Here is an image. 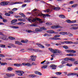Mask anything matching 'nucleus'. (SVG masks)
Instances as JSON below:
<instances>
[{
	"label": "nucleus",
	"mask_w": 78,
	"mask_h": 78,
	"mask_svg": "<svg viewBox=\"0 0 78 78\" xmlns=\"http://www.w3.org/2000/svg\"><path fill=\"white\" fill-rule=\"evenodd\" d=\"M66 22H67V23H72V21L69 20H66Z\"/></svg>",
	"instance_id": "obj_34"
},
{
	"label": "nucleus",
	"mask_w": 78,
	"mask_h": 78,
	"mask_svg": "<svg viewBox=\"0 0 78 78\" xmlns=\"http://www.w3.org/2000/svg\"><path fill=\"white\" fill-rule=\"evenodd\" d=\"M78 73H70L67 74L68 76H70V75H77Z\"/></svg>",
	"instance_id": "obj_13"
},
{
	"label": "nucleus",
	"mask_w": 78,
	"mask_h": 78,
	"mask_svg": "<svg viewBox=\"0 0 78 78\" xmlns=\"http://www.w3.org/2000/svg\"><path fill=\"white\" fill-rule=\"evenodd\" d=\"M0 64H1V66H4L5 65H7V63L6 62L1 63V62L0 61Z\"/></svg>",
	"instance_id": "obj_26"
},
{
	"label": "nucleus",
	"mask_w": 78,
	"mask_h": 78,
	"mask_svg": "<svg viewBox=\"0 0 78 78\" xmlns=\"http://www.w3.org/2000/svg\"><path fill=\"white\" fill-rule=\"evenodd\" d=\"M42 31V30H41L39 28H36V29H35V31L40 32V31Z\"/></svg>",
	"instance_id": "obj_27"
},
{
	"label": "nucleus",
	"mask_w": 78,
	"mask_h": 78,
	"mask_svg": "<svg viewBox=\"0 0 78 78\" xmlns=\"http://www.w3.org/2000/svg\"><path fill=\"white\" fill-rule=\"evenodd\" d=\"M66 44H73V42L71 41H65L64 42Z\"/></svg>",
	"instance_id": "obj_17"
},
{
	"label": "nucleus",
	"mask_w": 78,
	"mask_h": 78,
	"mask_svg": "<svg viewBox=\"0 0 78 78\" xmlns=\"http://www.w3.org/2000/svg\"><path fill=\"white\" fill-rule=\"evenodd\" d=\"M37 20V18L36 19L34 18L32 20V22H36Z\"/></svg>",
	"instance_id": "obj_54"
},
{
	"label": "nucleus",
	"mask_w": 78,
	"mask_h": 78,
	"mask_svg": "<svg viewBox=\"0 0 78 78\" xmlns=\"http://www.w3.org/2000/svg\"><path fill=\"white\" fill-rule=\"evenodd\" d=\"M59 17L60 18H66V16H64V15H59Z\"/></svg>",
	"instance_id": "obj_23"
},
{
	"label": "nucleus",
	"mask_w": 78,
	"mask_h": 78,
	"mask_svg": "<svg viewBox=\"0 0 78 78\" xmlns=\"http://www.w3.org/2000/svg\"><path fill=\"white\" fill-rule=\"evenodd\" d=\"M46 25H51V23H49L48 22H47V23H45Z\"/></svg>",
	"instance_id": "obj_45"
},
{
	"label": "nucleus",
	"mask_w": 78,
	"mask_h": 78,
	"mask_svg": "<svg viewBox=\"0 0 78 78\" xmlns=\"http://www.w3.org/2000/svg\"><path fill=\"white\" fill-rule=\"evenodd\" d=\"M73 44H78V41H76V42H74L73 43Z\"/></svg>",
	"instance_id": "obj_62"
},
{
	"label": "nucleus",
	"mask_w": 78,
	"mask_h": 78,
	"mask_svg": "<svg viewBox=\"0 0 78 78\" xmlns=\"http://www.w3.org/2000/svg\"><path fill=\"white\" fill-rule=\"evenodd\" d=\"M64 66V65H63V64H62V65H60L59 66V68H62V67H63Z\"/></svg>",
	"instance_id": "obj_47"
},
{
	"label": "nucleus",
	"mask_w": 78,
	"mask_h": 78,
	"mask_svg": "<svg viewBox=\"0 0 78 78\" xmlns=\"http://www.w3.org/2000/svg\"><path fill=\"white\" fill-rule=\"evenodd\" d=\"M30 77H32V78H34V77H36V76L35 75H29Z\"/></svg>",
	"instance_id": "obj_32"
},
{
	"label": "nucleus",
	"mask_w": 78,
	"mask_h": 78,
	"mask_svg": "<svg viewBox=\"0 0 78 78\" xmlns=\"http://www.w3.org/2000/svg\"><path fill=\"white\" fill-rule=\"evenodd\" d=\"M9 12L10 14H12L14 13V12H12V11H9Z\"/></svg>",
	"instance_id": "obj_61"
},
{
	"label": "nucleus",
	"mask_w": 78,
	"mask_h": 78,
	"mask_svg": "<svg viewBox=\"0 0 78 78\" xmlns=\"http://www.w3.org/2000/svg\"><path fill=\"white\" fill-rule=\"evenodd\" d=\"M9 45L12 46V47H15V45H14L11 43L9 44Z\"/></svg>",
	"instance_id": "obj_43"
},
{
	"label": "nucleus",
	"mask_w": 78,
	"mask_h": 78,
	"mask_svg": "<svg viewBox=\"0 0 78 78\" xmlns=\"http://www.w3.org/2000/svg\"><path fill=\"white\" fill-rule=\"evenodd\" d=\"M3 21L4 22H7V20L6 19H3Z\"/></svg>",
	"instance_id": "obj_53"
},
{
	"label": "nucleus",
	"mask_w": 78,
	"mask_h": 78,
	"mask_svg": "<svg viewBox=\"0 0 78 78\" xmlns=\"http://www.w3.org/2000/svg\"><path fill=\"white\" fill-rule=\"evenodd\" d=\"M15 43L16 44H18V45H22V43H21V42L19 41H15Z\"/></svg>",
	"instance_id": "obj_20"
},
{
	"label": "nucleus",
	"mask_w": 78,
	"mask_h": 78,
	"mask_svg": "<svg viewBox=\"0 0 78 78\" xmlns=\"http://www.w3.org/2000/svg\"><path fill=\"white\" fill-rule=\"evenodd\" d=\"M74 64H78V61H76V62H74Z\"/></svg>",
	"instance_id": "obj_64"
},
{
	"label": "nucleus",
	"mask_w": 78,
	"mask_h": 78,
	"mask_svg": "<svg viewBox=\"0 0 78 78\" xmlns=\"http://www.w3.org/2000/svg\"><path fill=\"white\" fill-rule=\"evenodd\" d=\"M39 14H38V16H44L43 15H42V14H43V13H39Z\"/></svg>",
	"instance_id": "obj_44"
},
{
	"label": "nucleus",
	"mask_w": 78,
	"mask_h": 78,
	"mask_svg": "<svg viewBox=\"0 0 78 78\" xmlns=\"http://www.w3.org/2000/svg\"><path fill=\"white\" fill-rule=\"evenodd\" d=\"M28 40H26V41H25L23 40H22L21 41V42H22V43H25L26 44H27V42H28Z\"/></svg>",
	"instance_id": "obj_22"
},
{
	"label": "nucleus",
	"mask_w": 78,
	"mask_h": 78,
	"mask_svg": "<svg viewBox=\"0 0 78 78\" xmlns=\"http://www.w3.org/2000/svg\"><path fill=\"white\" fill-rule=\"evenodd\" d=\"M21 16H22V17H26V16L24 15V14H23V13H22V14H21Z\"/></svg>",
	"instance_id": "obj_49"
},
{
	"label": "nucleus",
	"mask_w": 78,
	"mask_h": 78,
	"mask_svg": "<svg viewBox=\"0 0 78 78\" xmlns=\"http://www.w3.org/2000/svg\"><path fill=\"white\" fill-rule=\"evenodd\" d=\"M36 26H37V25L34 24H33L30 25V27H36Z\"/></svg>",
	"instance_id": "obj_46"
},
{
	"label": "nucleus",
	"mask_w": 78,
	"mask_h": 78,
	"mask_svg": "<svg viewBox=\"0 0 78 78\" xmlns=\"http://www.w3.org/2000/svg\"><path fill=\"white\" fill-rule=\"evenodd\" d=\"M67 66H69V67H70L72 66V64H70L69 63H67L66 64Z\"/></svg>",
	"instance_id": "obj_52"
},
{
	"label": "nucleus",
	"mask_w": 78,
	"mask_h": 78,
	"mask_svg": "<svg viewBox=\"0 0 78 78\" xmlns=\"http://www.w3.org/2000/svg\"><path fill=\"white\" fill-rule=\"evenodd\" d=\"M51 28H62V27L60 26H51Z\"/></svg>",
	"instance_id": "obj_9"
},
{
	"label": "nucleus",
	"mask_w": 78,
	"mask_h": 78,
	"mask_svg": "<svg viewBox=\"0 0 78 78\" xmlns=\"http://www.w3.org/2000/svg\"><path fill=\"white\" fill-rule=\"evenodd\" d=\"M7 70L9 71H11V70H13V68L11 67H9L8 68Z\"/></svg>",
	"instance_id": "obj_31"
},
{
	"label": "nucleus",
	"mask_w": 78,
	"mask_h": 78,
	"mask_svg": "<svg viewBox=\"0 0 78 78\" xmlns=\"http://www.w3.org/2000/svg\"><path fill=\"white\" fill-rule=\"evenodd\" d=\"M0 39H2V40H4V41H6L8 39V38L2 36L0 37Z\"/></svg>",
	"instance_id": "obj_11"
},
{
	"label": "nucleus",
	"mask_w": 78,
	"mask_h": 78,
	"mask_svg": "<svg viewBox=\"0 0 78 78\" xmlns=\"http://www.w3.org/2000/svg\"><path fill=\"white\" fill-rule=\"evenodd\" d=\"M9 3V2H2L0 3V5L1 6H5L6 5H8Z\"/></svg>",
	"instance_id": "obj_3"
},
{
	"label": "nucleus",
	"mask_w": 78,
	"mask_h": 78,
	"mask_svg": "<svg viewBox=\"0 0 78 78\" xmlns=\"http://www.w3.org/2000/svg\"><path fill=\"white\" fill-rule=\"evenodd\" d=\"M0 35L3 36H6L5 35H4V34L3 33L0 32Z\"/></svg>",
	"instance_id": "obj_56"
},
{
	"label": "nucleus",
	"mask_w": 78,
	"mask_h": 78,
	"mask_svg": "<svg viewBox=\"0 0 78 78\" xmlns=\"http://www.w3.org/2000/svg\"><path fill=\"white\" fill-rule=\"evenodd\" d=\"M48 66L47 65L43 66L41 67V69H45Z\"/></svg>",
	"instance_id": "obj_33"
},
{
	"label": "nucleus",
	"mask_w": 78,
	"mask_h": 78,
	"mask_svg": "<svg viewBox=\"0 0 78 78\" xmlns=\"http://www.w3.org/2000/svg\"><path fill=\"white\" fill-rule=\"evenodd\" d=\"M56 67H57V66L55 64H52L50 66V67L52 68V69H56Z\"/></svg>",
	"instance_id": "obj_7"
},
{
	"label": "nucleus",
	"mask_w": 78,
	"mask_h": 78,
	"mask_svg": "<svg viewBox=\"0 0 78 78\" xmlns=\"http://www.w3.org/2000/svg\"><path fill=\"white\" fill-rule=\"evenodd\" d=\"M36 45H38V47H39L42 48H45V47L44 46L41 44V43H37L36 44Z\"/></svg>",
	"instance_id": "obj_8"
},
{
	"label": "nucleus",
	"mask_w": 78,
	"mask_h": 78,
	"mask_svg": "<svg viewBox=\"0 0 78 78\" xmlns=\"http://www.w3.org/2000/svg\"><path fill=\"white\" fill-rule=\"evenodd\" d=\"M40 29L43 30H47V29L45 28L44 27H42L40 28Z\"/></svg>",
	"instance_id": "obj_38"
},
{
	"label": "nucleus",
	"mask_w": 78,
	"mask_h": 78,
	"mask_svg": "<svg viewBox=\"0 0 78 78\" xmlns=\"http://www.w3.org/2000/svg\"><path fill=\"white\" fill-rule=\"evenodd\" d=\"M42 16H43V17L44 18V16L45 17H50V15L48 14H42Z\"/></svg>",
	"instance_id": "obj_16"
},
{
	"label": "nucleus",
	"mask_w": 78,
	"mask_h": 78,
	"mask_svg": "<svg viewBox=\"0 0 78 78\" xmlns=\"http://www.w3.org/2000/svg\"><path fill=\"white\" fill-rule=\"evenodd\" d=\"M8 38L9 39H10L11 40H14L15 39V38L11 37H9Z\"/></svg>",
	"instance_id": "obj_29"
},
{
	"label": "nucleus",
	"mask_w": 78,
	"mask_h": 78,
	"mask_svg": "<svg viewBox=\"0 0 78 78\" xmlns=\"http://www.w3.org/2000/svg\"><path fill=\"white\" fill-rule=\"evenodd\" d=\"M61 9V8L59 7H55L54 8V10H55V11H58V10H59Z\"/></svg>",
	"instance_id": "obj_18"
},
{
	"label": "nucleus",
	"mask_w": 78,
	"mask_h": 78,
	"mask_svg": "<svg viewBox=\"0 0 78 78\" xmlns=\"http://www.w3.org/2000/svg\"><path fill=\"white\" fill-rule=\"evenodd\" d=\"M26 21V19H22L21 22H25Z\"/></svg>",
	"instance_id": "obj_51"
},
{
	"label": "nucleus",
	"mask_w": 78,
	"mask_h": 78,
	"mask_svg": "<svg viewBox=\"0 0 78 78\" xmlns=\"http://www.w3.org/2000/svg\"><path fill=\"white\" fill-rule=\"evenodd\" d=\"M29 50H30V51H34V49L32 48H30L28 49Z\"/></svg>",
	"instance_id": "obj_60"
},
{
	"label": "nucleus",
	"mask_w": 78,
	"mask_h": 78,
	"mask_svg": "<svg viewBox=\"0 0 78 78\" xmlns=\"http://www.w3.org/2000/svg\"><path fill=\"white\" fill-rule=\"evenodd\" d=\"M76 20H73L71 21V23H76Z\"/></svg>",
	"instance_id": "obj_63"
},
{
	"label": "nucleus",
	"mask_w": 78,
	"mask_h": 78,
	"mask_svg": "<svg viewBox=\"0 0 78 78\" xmlns=\"http://www.w3.org/2000/svg\"><path fill=\"white\" fill-rule=\"evenodd\" d=\"M78 27H73V30H78Z\"/></svg>",
	"instance_id": "obj_55"
},
{
	"label": "nucleus",
	"mask_w": 78,
	"mask_h": 78,
	"mask_svg": "<svg viewBox=\"0 0 78 78\" xmlns=\"http://www.w3.org/2000/svg\"><path fill=\"white\" fill-rule=\"evenodd\" d=\"M5 44H0V47H2L3 48H4V47H5Z\"/></svg>",
	"instance_id": "obj_42"
},
{
	"label": "nucleus",
	"mask_w": 78,
	"mask_h": 78,
	"mask_svg": "<svg viewBox=\"0 0 78 78\" xmlns=\"http://www.w3.org/2000/svg\"><path fill=\"white\" fill-rule=\"evenodd\" d=\"M30 57L31 58L30 59H36L37 58L36 56L34 55H32Z\"/></svg>",
	"instance_id": "obj_19"
},
{
	"label": "nucleus",
	"mask_w": 78,
	"mask_h": 78,
	"mask_svg": "<svg viewBox=\"0 0 78 78\" xmlns=\"http://www.w3.org/2000/svg\"><path fill=\"white\" fill-rule=\"evenodd\" d=\"M37 20H38V21H39V23H43V21H41V19H40L39 18H37Z\"/></svg>",
	"instance_id": "obj_24"
},
{
	"label": "nucleus",
	"mask_w": 78,
	"mask_h": 78,
	"mask_svg": "<svg viewBox=\"0 0 78 78\" xmlns=\"http://www.w3.org/2000/svg\"><path fill=\"white\" fill-rule=\"evenodd\" d=\"M59 34L62 35H65L66 34H67V32H60Z\"/></svg>",
	"instance_id": "obj_14"
},
{
	"label": "nucleus",
	"mask_w": 78,
	"mask_h": 78,
	"mask_svg": "<svg viewBox=\"0 0 78 78\" xmlns=\"http://www.w3.org/2000/svg\"><path fill=\"white\" fill-rule=\"evenodd\" d=\"M17 10V8H14L12 10V11L13 12H14V11H16Z\"/></svg>",
	"instance_id": "obj_40"
},
{
	"label": "nucleus",
	"mask_w": 78,
	"mask_h": 78,
	"mask_svg": "<svg viewBox=\"0 0 78 78\" xmlns=\"http://www.w3.org/2000/svg\"><path fill=\"white\" fill-rule=\"evenodd\" d=\"M26 66L28 67H31V66H32V65L30 63H26Z\"/></svg>",
	"instance_id": "obj_39"
},
{
	"label": "nucleus",
	"mask_w": 78,
	"mask_h": 78,
	"mask_svg": "<svg viewBox=\"0 0 78 78\" xmlns=\"http://www.w3.org/2000/svg\"><path fill=\"white\" fill-rule=\"evenodd\" d=\"M6 76H8V77H11V76H14V74H6Z\"/></svg>",
	"instance_id": "obj_12"
},
{
	"label": "nucleus",
	"mask_w": 78,
	"mask_h": 78,
	"mask_svg": "<svg viewBox=\"0 0 78 78\" xmlns=\"http://www.w3.org/2000/svg\"><path fill=\"white\" fill-rule=\"evenodd\" d=\"M65 63H66V61H62L61 62L62 64H65Z\"/></svg>",
	"instance_id": "obj_58"
},
{
	"label": "nucleus",
	"mask_w": 78,
	"mask_h": 78,
	"mask_svg": "<svg viewBox=\"0 0 78 78\" xmlns=\"http://www.w3.org/2000/svg\"><path fill=\"white\" fill-rule=\"evenodd\" d=\"M15 72L16 73L17 75H20V76H22L23 74L25 73L24 72L21 71H16Z\"/></svg>",
	"instance_id": "obj_2"
},
{
	"label": "nucleus",
	"mask_w": 78,
	"mask_h": 78,
	"mask_svg": "<svg viewBox=\"0 0 78 78\" xmlns=\"http://www.w3.org/2000/svg\"><path fill=\"white\" fill-rule=\"evenodd\" d=\"M64 60L66 61H70L72 62L75 61V59H64Z\"/></svg>",
	"instance_id": "obj_10"
},
{
	"label": "nucleus",
	"mask_w": 78,
	"mask_h": 78,
	"mask_svg": "<svg viewBox=\"0 0 78 78\" xmlns=\"http://www.w3.org/2000/svg\"><path fill=\"white\" fill-rule=\"evenodd\" d=\"M74 3V2L73 1H70L69 2V4H73Z\"/></svg>",
	"instance_id": "obj_57"
},
{
	"label": "nucleus",
	"mask_w": 78,
	"mask_h": 78,
	"mask_svg": "<svg viewBox=\"0 0 78 78\" xmlns=\"http://www.w3.org/2000/svg\"><path fill=\"white\" fill-rule=\"evenodd\" d=\"M65 51L67 53H76V51L73 50H66Z\"/></svg>",
	"instance_id": "obj_4"
},
{
	"label": "nucleus",
	"mask_w": 78,
	"mask_h": 78,
	"mask_svg": "<svg viewBox=\"0 0 78 78\" xmlns=\"http://www.w3.org/2000/svg\"><path fill=\"white\" fill-rule=\"evenodd\" d=\"M63 48H64L65 49H68V48H69V47L66 45L63 46Z\"/></svg>",
	"instance_id": "obj_37"
},
{
	"label": "nucleus",
	"mask_w": 78,
	"mask_h": 78,
	"mask_svg": "<svg viewBox=\"0 0 78 78\" xmlns=\"http://www.w3.org/2000/svg\"><path fill=\"white\" fill-rule=\"evenodd\" d=\"M14 66H16V67H19V66H22V64H14Z\"/></svg>",
	"instance_id": "obj_21"
},
{
	"label": "nucleus",
	"mask_w": 78,
	"mask_h": 78,
	"mask_svg": "<svg viewBox=\"0 0 78 78\" xmlns=\"http://www.w3.org/2000/svg\"><path fill=\"white\" fill-rule=\"evenodd\" d=\"M5 15L6 16H11V14L8 13H5Z\"/></svg>",
	"instance_id": "obj_36"
},
{
	"label": "nucleus",
	"mask_w": 78,
	"mask_h": 78,
	"mask_svg": "<svg viewBox=\"0 0 78 78\" xmlns=\"http://www.w3.org/2000/svg\"><path fill=\"white\" fill-rule=\"evenodd\" d=\"M15 17H16V18H17L18 19H20V18H22V16H17L16 15L15 16H14Z\"/></svg>",
	"instance_id": "obj_28"
},
{
	"label": "nucleus",
	"mask_w": 78,
	"mask_h": 78,
	"mask_svg": "<svg viewBox=\"0 0 78 78\" xmlns=\"http://www.w3.org/2000/svg\"><path fill=\"white\" fill-rule=\"evenodd\" d=\"M44 12H50V9H48L47 10H44Z\"/></svg>",
	"instance_id": "obj_41"
},
{
	"label": "nucleus",
	"mask_w": 78,
	"mask_h": 78,
	"mask_svg": "<svg viewBox=\"0 0 78 78\" xmlns=\"http://www.w3.org/2000/svg\"><path fill=\"white\" fill-rule=\"evenodd\" d=\"M10 27H11V28H15V29L19 28V27L18 26H11Z\"/></svg>",
	"instance_id": "obj_25"
},
{
	"label": "nucleus",
	"mask_w": 78,
	"mask_h": 78,
	"mask_svg": "<svg viewBox=\"0 0 78 78\" xmlns=\"http://www.w3.org/2000/svg\"><path fill=\"white\" fill-rule=\"evenodd\" d=\"M55 31L53 30H50V34H52V33H54Z\"/></svg>",
	"instance_id": "obj_48"
},
{
	"label": "nucleus",
	"mask_w": 78,
	"mask_h": 78,
	"mask_svg": "<svg viewBox=\"0 0 78 78\" xmlns=\"http://www.w3.org/2000/svg\"><path fill=\"white\" fill-rule=\"evenodd\" d=\"M34 51H37L39 52V50L38 49H34Z\"/></svg>",
	"instance_id": "obj_59"
},
{
	"label": "nucleus",
	"mask_w": 78,
	"mask_h": 78,
	"mask_svg": "<svg viewBox=\"0 0 78 78\" xmlns=\"http://www.w3.org/2000/svg\"><path fill=\"white\" fill-rule=\"evenodd\" d=\"M26 32H27V33H32V32H33V31H32L31 30H28L27 29L26 30Z\"/></svg>",
	"instance_id": "obj_30"
},
{
	"label": "nucleus",
	"mask_w": 78,
	"mask_h": 78,
	"mask_svg": "<svg viewBox=\"0 0 78 78\" xmlns=\"http://www.w3.org/2000/svg\"><path fill=\"white\" fill-rule=\"evenodd\" d=\"M78 6L77 4H74L73 5H72V7H76V6Z\"/></svg>",
	"instance_id": "obj_50"
},
{
	"label": "nucleus",
	"mask_w": 78,
	"mask_h": 78,
	"mask_svg": "<svg viewBox=\"0 0 78 78\" xmlns=\"http://www.w3.org/2000/svg\"><path fill=\"white\" fill-rule=\"evenodd\" d=\"M17 21L16 19H14L11 21V24L12 25H16V22Z\"/></svg>",
	"instance_id": "obj_6"
},
{
	"label": "nucleus",
	"mask_w": 78,
	"mask_h": 78,
	"mask_svg": "<svg viewBox=\"0 0 78 78\" xmlns=\"http://www.w3.org/2000/svg\"><path fill=\"white\" fill-rule=\"evenodd\" d=\"M37 11V9H35L32 11V13H33V14H37V12H35V11Z\"/></svg>",
	"instance_id": "obj_15"
},
{
	"label": "nucleus",
	"mask_w": 78,
	"mask_h": 78,
	"mask_svg": "<svg viewBox=\"0 0 78 78\" xmlns=\"http://www.w3.org/2000/svg\"><path fill=\"white\" fill-rule=\"evenodd\" d=\"M62 73L60 72H58L56 73V75H61Z\"/></svg>",
	"instance_id": "obj_35"
},
{
	"label": "nucleus",
	"mask_w": 78,
	"mask_h": 78,
	"mask_svg": "<svg viewBox=\"0 0 78 78\" xmlns=\"http://www.w3.org/2000/svg\"><path fill=\"white\" fill-rule=\"evenodd\" d=\"M48 50H50L51 52L54 53L52 55H51V56L52 57L51 58V59H53V58L55 57V55H58L59 54L61 53V52H62L61 51L58 50V49H53L51 48H49Z\"/></svg>",
	"instance_id": "obj_1"
},
{
	"label": "nucleus",
	"mask_w": 78,
	"mask_h": 78,
	"mask_svg": "<svg viewBox=\"0 0 78 78\" xmlns=\"http://www.w3.org/2000/svg\"><path fill=\"white\" fill-rule=\"evenodd\" d=\"M23 3V2H11L9 3L10 5H14V4H20Z\"/></svg>",
	"instance_id": "obj_5"
}]
</instances>
